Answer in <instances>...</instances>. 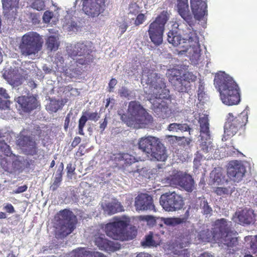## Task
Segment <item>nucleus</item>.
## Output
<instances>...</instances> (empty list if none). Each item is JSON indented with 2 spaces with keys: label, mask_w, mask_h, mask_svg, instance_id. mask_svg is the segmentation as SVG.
Returning a JSON list of instances; mask_svg holds the SVG:
<instances>
[{
  "label": "nucleus",
  "mask_w": 257,
  "mask_h": 257,
  "mask_svg": "<svg viewBox=\"0 0 257 257\" xmlns=\"http://www.w3.org/2000/svg\"><path fill=\"white\" fill-rule=\"evenodd\" d=\"M245 169L242 163L238 161L234 160L229 162L227 167L228 177L234 182H238L243 177Z\"/></svg>",
  "instance_id": "obj_13"
},
{
  "label": "nucleus",
  "mask_w": 257,
  "mask_h": 257,
  "mask_svg": "<svg viewBox=\"0 0 257 257\" xmlns=\"http://www.w3.org/2000/svg\"><path fill=\"white\" fill-rule=\"evenodd\" d=\"M54 62L56 64L58 69L64 67V59L62 54L60 53H57L55 55Z\"/></svg>",
  "instance_id": "obj_38"
},
{
  "label": "nucleus",
  "mask_w": 257,
  "mask_h": 257,
  "mask_svg": "<svg viewBox=\"0 0 257 257\" xmlns=\"http://www.w3.org/2000/svg\"><path fill=\"white\" fill-rule=\"evenodd\" d=\"M249 244L252 252L257 253V236L251 237Z\"/></svg>",
  "instance_id": "obj_49"
},
{
  "label": "nucleus",
  "mask_w": 257,
  "mask_h": 257,
  "mask_svg": "<svg viewBox=\"0 0 257 257\" xmlns=\"http://www.w3.org/2000/svg\"><path fill=\"white\" fill-rule=\"evenodd\" d=\"M87 120V117L84 115H82L79 118L78 121V133L79 135L82 136L84 135L83 128Z\"/></svg>",
  "instance_id": "obj_37"
},
{
  "label": "nucleus",
  "mask_w": 257,
  "mask_h": 257,
  "mask_svg": "<svg viewBox=\"0 0 257 257\" xmlns=\"http://www.w3.org/2000/svg\"><path fill=\"white\" fill-rule=\"evenodd\" d=\"M4 208L9 213H13L15 212L14 206L10 203L6 204Z\"/></svg>",
  "instance_id": "obj_61"
},
{
  "label": "nucleus",
  "mask_w": 257,
  "mask_h": 257,
  "mask_svg": "<svg viewBox=\"0 0 257 257\" xmlns=\"http://www.w3.org/2000/svg\"><path fill=\"white\" fill-rule=\"evenodd\" d=\"M146 83L153 86L155 89H162L166 87L164 79L161 77L160 74L157 73H150L148 75Z\"/></svg>",
  "instance_id": "obj_24"
},
{
  "label": "nucleus",
  "mask_w": 257,
  "mask_h": 257,
  "mask_svg": "<svg viewBox=\"0 0 257 257\" xmlns=\"http://www.w3.org/2000/svg\"><path fill=\"white\" fill-rule=\"evenodd\" d=\"M2 153L6 156H9L12 154L10 147L4 141H0V164L5 170L8 171L10 162L8 161L7 158H3Z\"/></svg>",
  "instance_id": "obj_26"
},
{
  "label": "nucleus",
  "mask_w": 257,
  "mask_h": 257,
  "mask_svg": "<svg viewBox=\"0 0 257 257\" xmlns=\"http://www.w3.org/2000/svg\"><path fill=\"white\" fill-rule=\"evenodd\" d=\"M214 82L224 104L230 106L240 102V89L232 77L220 71L215 75Z\"/></svg>",
  "instance_id": "obj_2"
},
{
  "label": "nucleus",
  "mask_w": 257,
  "mask_h": 257,
  "mask_svg": "<svg viewBox=\"0 0 257 257\" xmlns=\"http://www.w3.org/2000/svg\"><path fill=\"white\" fill-rule=\"evenodd\" d=\"M28 189V186L26 185L19 186L18 188L13 191V193L15 194H19L25 192Z\"/></svg>",
  "instance_id": "obj_63"
},
{
  "label": "nucleus",
  "mask_w": 257,
  "mask_h": 257,
  "mask_svg": "<svg viewBox=\"0 0 257 257\" xmlns=\"http://www.w3.org/2000/svg\"><path fill=\"white\" fill-rule=\"evenodd\" d=\"M57 217L61 225L60 228V235L66 237L73 232L76 228L77 219L72 211L68 209L60 210L57 213Z\"/></svg>",
  "instance_id": "obj_9"
},
{
  "label": "nucleus",
  "mask_w": 257,
  "mask_h": 257,
  "mask_svg": "<svg viewBox=\"0 0 257 257\" xmlns=\"http://www.w3.org/2000/svg\"><path fill=\"white\" fill-rule=\"evenodd\" d=\"M16 101L24 112H29L37 107V100L34 96H21L17 97Z\"/></svg>",
  "instance_id": "obj_16"
},
{
  "label": "nucleus",
  "mask_w": 257,
  "mask_h": 257,
  "mask_svg": "<svg viewBox=\"0 0 257 257\" xmlns=\"http://www.w3.org/2000/svg\"><path fill=\"white\" fill-rule=\"evenodd\" d=\"M94 242L98 248L106 251H115L119 249V244L115 243L105 237L102 233H97L94 236Z\"/></svg>",
  "instance_id": "obj_15"
},
{
  "label": "nucleus",
  "mask_w": 257,
  "mask_h": 257,
  "mask_svg": "<svg viewBox=\"0 0 257 257\" xmlns=\"http://www.w3.org/2000/svg\"><path fill=\"white\" fill-rule=\"evenodd\" d=\"M134 206L137 211L156 210L153 197L147 193L139 194L135 198Z\"/></svg>",
  "instance_id": "obj_14"
},
{
  "label": "nucleus",
  "mask_w": 257,
  "mask_h": 257,
  "mask_svg": "<svg viewBox=\"0 0 257 257\" xmlns=\"http://www.w3.org/2000/svg\"><path fill=\"white\" fill-rule=\"evenodd\" d=\"M88 116V119L93 120V121H97L99 118V116L98 114V113L97 112H91L87 114Z\"/></svg>",
  "instance_id": "obj_59"
},
{
  "label": "nucleus",
  "mask_w": 257,
  "mask_h": 257,
  "mask_svg": "<svg viewBox=\"0 0 257 257\" xmlns=\"http://www.w3.org/2000/svg\"><path fill=\"white\" fill-rule=\"evenodd\" d=\"M62 178L55 177V180L51 186L52 190L53 191L56 190L57 188L58 187L59 184L62 181Z\"/></svg>",
  "instance_id": "obj_60"
},
{
  "label": "nucleus",
  "mask_w": 257,
  "mask_h": 257,
  "mask_svg": "<svg viewBox=\"0 0 257 257\" xmlns=\"http://www.w3.org/2000/svg\"><path fill=\"white\" fill-rule=\"evenodd\" d=\"M139 219L141 220L147 221L150 224L155 222V219L152 215H141L139 216Z\"/></svg>",
  "instance_id": "obj_50"
},
{
  "label": "nucleus",
  "mask_w": 257,
  "mask_h": 257,
  "mask_svg": "<svg viewBox=\"0 0 257 257\" xmlns=\"http://www.w3.org/2000/svg\"><path fill=\"white\" fill-rule=\"evenodd\" d=\"M102 207L104 212L108 215H112L117 212L124 211L123 207L116 199H112L111 201L102 205Z\"/></svg>",
  "instance_id": "obj_27"
},
{
  "label": "nucleus",
  "mask_w": 257,
  "mask_h": 257,
  "mask_svg": "<svg viewBox=\"0 0 257 257\" xmlns=\"http://www.w3.org/2000/svg\"><path fill=\"white\" fill-rule=\"evenodd\" d=\"M184 72L178 69V76H179V78H178V81L179 80L178 84V91L180 92H187L190 90V83L195 81L197 79L196 76L192 72L186 71L187 66L184 65Z\"/></svg>",
  "instance_id": "obj_12"
},
{
  "label": "nucleus",
  "mask_w": 257,
  "mask_h": 257,
  "mask_svg": "<svg viewBox=\"0 0 257 257\" xmlns=\"http://www.w3.org/2000/svg\"><path fill=\"white\" fill-rule=\"evenodd\" d=\"M10 96L7 92V90L0 88V109H6L10 108L11 101L9 100Z\"/></svg>",
  "instance_id": "obj_30"
},
{
  "label": "nucleus",
  "mask_w": 257,
  "mask_h": 257,
  "mask_svg": "<svg viewBox=\"0 0 257 257\" xmlns=\"http://www.w3.org/2000/svg\"><path fill=\"white\" fill-rule=\"evenodd\" d=\"M92 43L89 41L78 42L67 48V52L71 57H78L76 59L77 64L85 65L93 62L94 57L91 54Z\"/></svg>",
  "instance_id": "obj_6"
},
{
  "label": "nucleus",
  "mask_w": 257,
  "mask_h": 257,
  "mask_svg": "<svg viewBox=\"0 0 257 257\" xmlns=\"http://www.w3.org/2000/svg\"><path fill=\"white\" fill-rule=\"evenodd\" d=\"M238 223L240 224H249L252 221L253 212L249 210L243 209L240 211L236 212Z\"/></svg>",
  "instance_id": "obj_29"
},
{
  "label": "nucleus",
  "mask_w": 257,
  "mask_h": 257,
  "mask_svg": "<svg viewBox=\"0 0 257 257\" xmlns=\"http://www.w3.org/2000/svg\"><path fill=\"white\" fill-rule=\"evenodd\" d=\"M190 252L187 248H183L181 243L178 244V257H189Z\"/></svg>",
  "instance_id": "obj_43"
},
{
  "label": "nucleus",
  "mask_w": 257,
  "mask_h": 257,
  "mask_svg": "<svg viewBox=\"0 0 257 257\" xmlns=\"http://www.w3.org/2000/svg\"><path fill=\"white\" fill-rule=\"evenodd\" d=\"M67 174L68 177H72L74 174L75 168L72 166V164L70 163L67 165L66 167Z\"/></svg>",
  "instance_id": "obj_55"
},
{
  "label": "nucleus",
  "mask_w": 257,
  "mask_h": 257,
  "mask_svg": "<svg viewBox=\"0 0 257 257\" xmlns=\"http://www.w3.org/2000/svg\"><path fill=\"white\" fill-rule=\"evenodd\" d=\"M159 141L158 139L152 136L142 138L138 143L139 148L148 155L152 153L153 148L158 145Z\"/></svg>",
  "instance_id": "obj_20"
},
{
  "label": "nucleus",
  "mask_w": 257,
  "mask_h": 257,
  "mask_svg": "<svg viewBox=\"0 0 257 257\" xmlns=\"http://www.w3.org/2000/svg\"><path fill=\"white\" fill-rule=\"evenodd\" d=\"M200 208L201 209L203 215L206 217H210L212 214V209L209 205L207 200L204 198L202 199L200 202Z\"/></svg>",
  "instance_id": "obj_33"
},
{
  "label": "nucleus",
  "mask_w": 257,
  "mask_h": 257,
  "mask_svg": "<svg viewBox=\"0 0 257 257\" xmlns=\"http://www.w3.org/2000/svg\"><path fill=\"white\" fill-rule=\"evenodd\" d=\"M206 0H190L191 7L195 19L200 21L207 14Z\"/></svg>",
  "instance_id": "obj_17"
},
{
  "label": "nucleus",
  "mask_w": 257,
  "mask_h": 257,
  "mask_svg": "<svg viewBox=\"0 0 257 257\" xmlns=\"http://www.w3.org/2000/svg\"><path fill=\"white\" fill-rule=\"evenodd\" d=\"M178 13L190 26L193 24L192 17L189 10L188 0H178Z\"/></svg>",
  "instance_id": "obj_22"
},
{
  "label": "nucleus",
  "mask_w": 257,
  "mask_h": 257,
  "mask_svg": "<svg viewBox=\"0 0 257 257\" xmlns=\"http://www.w3.org/2000/svg\"><path fill=\"white\" fill-rule=\"evenodd\" d=\"M127 113L128 116L125 114L121 115V119L128 126L138 125L139 127H148L153 123V117L139 101H131L129 102Z\"/></svg>",
  "instance_id": "obj_3"
},
{
  "label": "nucleus",
  "mask_w": 257,
  "mask_h": 257,
  "mask_svg": "<svg viewBox=\"0 0 257 257\" xmlns=\"http://www.w3.org/2000/svg\"><path fill=\"white\" fill-rule=\"evenodd\" d=\"M110 159L115 162L122 161L123 163L121 165V168L129 173L140 172V169L138 168L131 170L128 169L129 167L137 161L136 158L132 155L123 152L114 153L110 156Z\"/></svg>",
  "instance_id": "obj_11"
},
{
  "label": "nucleus",
  "mask_w": 257,
  "mask_h": 257,
  "mask_svg": "<svg viewBox=\"0 0 257 257\" xmlns=\"http://www.w3.org/2000/svg\"><path fill=\"white\" fill-rule=\"evenodd\" d=\"M149 155L152 160L158 161H165L167 158L166 150L160 141L158 142V145H156L153 148L152 153L148 155V156Z\"/></svg>",
  "instance_id": "obj_28"
},
{
  "label": "nucleus",
  "mask_w": 257,
  "mask_h": 257,
  "mask_svg": "<svg viewBox=\"0 0 257 257\" xmlns=\"http://www.w3.org/2000/svg\"><path fill=\"white\" fill-rule=\"evenodd\" d=\"M43 40L37 32L31 31L24 34L19 44L22 56H35L42 48Z\"/></svg>",
  "instance_id": "obj_5"
},
{
  "label": "nucleus",
  "mask_w": 257,
  "mask_h": 257,
  "mask_svg": "<svg viewBox=\"0 0 257 257\" xmlns=\"http://www.w3.org/2000/svg\"><path fill=\"white\" fill-rule=\"evenodd\" d=\"M18 144L22 147L26 148L30 155L34 156L38 153L37 143L30 136H20L18 140Z\"/></svg>",
  "instance_id": "obj_18"
},
{
  "label": "nucleus",
  "mask_w": 257,
  "mask_h": 257,
  "mask_svg": "<svg viewBox=\"0 0 257 257\" xmlns=\"http://www.w3.org/2000/svg\"><path fill=\"white\" fill-rule=\"evenodd\" d=\"M46 44L47 48L51 51L57 50L59 45L56 38L54 36L48 38Z\"/></svg>",
  "instance_id": "obj_35"
},
{
  "label": "nucleus",
  "mask_w": 257,
  "mask_h": 257,
  "mask_svg": "<svg viewBox=\"0 0 257 257\" xmlns=\"http://www.w3.org/2000/svg\"><path fill=\"white\" fill-rule=\"evenodd\" d=\"M154 111L159 117L165 118L169 116L171 110L167 105V103L161 99H157L153 103Z\"/></svg>",
  "instance_id": "obj_23"
},
{
  "label": "nucleus",
  "mask_w": 257,
  "mask_h": 257,
  "mask_svg": "<svg viewBox=\"0 0 257 257\" xmlns=\"http://www.w3.org/2000/svg\"><path fill=\"white\" fill-rule=\"evenodd\" d=\"M130 220L127 218L121 219L116 218L114 221L107 223L104 226L106 234L114 240H122L123 229L129 224Z\"/></svg>",
  "instance_id": "obj_10"
},
{
  "label": "nucleus",
  "mask_w": 257,
  "mask_h": 257,
  "mask_svg": "<svg viewBox=\"0 0 257 257\" xmlns=\"http://www.w3.org/2000/svg\"><path fill=\"white\" fill-rule=\"evenodd\" d=\"M155 242L153 239V233L150 232L149 234L145 236V240L142 242L143 246H150L155 244Z\"/></svg>",
  "instance_id": "obj_42"
},
{
  "label": "nucleus",
  "mask_w": 257,
  "mask_h": 257,
  "mask_svg": "<svg viewBox=\"0 0 257 257\" xmlns=\"http://www.w3.org/2000/svg\"><path fill=\"white\" fill-rule=\"evenodd\" d=\"M140 11V7L136 3H131L128 7V14L136 16Z\"/></svg>",
  "instance_id": "obj_41"
},
{
  "label": "nucleus",
  "mask_w": 257,
  "mask_h": 257,
  "mask_svg": "<svg viewBox=\"0 0 257 257\" xmlns=\"http://www.w3.org/2000/svg\"><path fill=\"white\" fill-rule=\"evenodd\" d=\"M160 202L165 210L168 211H175L177 203L175 192H173L171 193H166L162 195L160 197Z\"/></svg>",
  "instance_id": "obj_19"
},
{
  "label": "nucleus",
  "mask_w": 257,
  "mask_h": 257,
  "mask_svg": "<svg viewBox=\"0 0 257 257\" xmlns=\"http://www.w3.org/2000/svg\"><path fill=\"white\" fill-rule=\"evenodd\" d=\"M213 180L214 182L217 183L218 185L223 184L225 183L228 182V180L225 179L220 173H216L214 174Z\"/></svg>",
  "instance_id": "obj_44"
},
{
  "label": "nucleus",
  "mask_w": 257,
  "mask_h": 257,
  "mask_svg": "<svg viewBox=\"0 0 257 257\" xmlns=\"http://www.w3.org/2000/svg\"><path fill=\"white\" fill-rule=\"evenodd\" d=\"M214 192L219 196L224 195L230 194L232 193V191L230 187H216L214 190Z\"/></svg>",
  "instance_id": "obj_40"
},
{
  "label": "nucleus",
  "mask_w": 257,
  "mask_h": 257,
  "mask_svg": "<svg viewBox=\"0 0 257 257\" xmlns=\"http://www.w3.org/2000/svg\"><path fill=\"white\" fill-rule=\"evenodd\" d=\"M178 185L186 191L191 192L194 188V181L190 175L178 172Z\"/></svg>",
  "instance_id": "obj_21"
},
{
  "label": "nucleus",
  "mask_w": 257,
  "mask_h": 257,
  "mask_svg": "<svg viewBox=\"0 0 257 257\" xmlns=\"http://www.w3.org/2000/svg\"><path fill=\"white\" fill-rule=\"evenodd\" d=\"M180 36L178 35V39ZM178 55L185 54L190 58L191 63L196 65L198 63L201 56L200 45L199 38L195 31H192L188 34V39L178 40Z\"/></svg>",
  "instance_id": "obj_4"
},
{
  "label": "nucleus",
  "mask_w": 257,
  "mask_h": 257,
  "mask_svg": "<svg viewBox=\"0 0 257 257\" xmlns=\"http://www.w3.org/2000/svg\"><path fill=\"white\" fill-rule=\"evenodd\" d=\"M94 251L86 250L85 248H81L77 252L78 257H92Z\"/></svg>",
  "instance_id": "obj_48"
},
{
  "label": "nucleus",
  "mask_w": 257,
  "mask_h": 257,
  "mask_svg": "<svg viewBox=\"0 0 257 257\" xmlns=\"http://www.w3.org/2000/svg\"><path fill=\"white\" fill-rule=\"evenodd\" d=\"M64 169V165L63 163H61L59 166L56 174L55 177L62 178L63 171Z\"/></svg>",
  "instance_id": "obj_64"
},
{
  "label": "nucleus",
  "mask_w": 257,
  "mask_h": 257,
  "mask_svg": "<svg viewBox=\"0 0 257 257\" xmlns=\"http://www.w3.org/2000/svg\"><path fill=\"white\" fill-rule=\"evenodd\" d=\"M199 122L200 123V133L209 137V124L207 115H204V116L199 117Z\"/></svg>",
  "instance_id": "obj_31"
},
{
  "label": "nucleus",
  "mask_w": 257,
  "mask_h": 257,
  "mask_svg": "<svg viewBox=\"0 0 257 257\" xmlns=\"http://www.w3.org/2000/svg\"><path fill=\"white\" fill-rule=\"evenodd\" d=\"M191 140L187 137L183 136H178V145L180 147H182L183 152L182 155H178L180 154L182 151H180V153L178 152V159L182 162L186 161L188 158V149L189 148V145Z\"/></svg>",
  "instance_id": "obj_25"
},
{
  "label": "nucleus",
  "mask_w": 257,
  "mask_h": 257,
  "mask_svg": "<svg viewBox=\"0 0 257 257\" xmlns=\"http://www.w3.org/2000/svg\"><path fill=\"white\" fill-rule=\"evenodd\" d=\"M19 0H2V6L4 10L10 11L16 10L19 7Z\"/></svg>",
  "instance_id": "obj_34"
},
{
  "label": "nucleus",
  "mask_w": 257,
  "mask_h": 257,
  "mask_svg": "<svg viewBox=\"0 0 257 257\" xmlns=\"http://www.w3.org/2000/svg\"><path fill=\"white\" fill-rule=\"evenodd\" d=\"M62 104L59 100L51 99L49 104L47 105L48 109L52 112H56L59 109L62 108Z\"/></svg>",
  "instance_id": "obj_36"
},
{
  "label": "nucleus",
  "mask_w": 257,
  "mask_h": 257,
  "mask_svg": "<svg viewBox=\"0 0 257 257\" xmlns=\"http://www.w3.org/2000/svg\"><path fill=\"white\" fill-rule=\"evenodd\" d=\"M177 37V31L171 30L168 33V41L173 46H176V38Z\"/></svg>",
  "instance_id": "obj_45"
},
{
  "label": "nucleus",
  "mask_w": 257,
  "mask_h": 257,
  "mask_svg": "<svg viewBox=\"0 0 257 257\" xmlns=\"http://www.w3.org/2000/svg\"><path fill=\"white\" fill-rule=\"evenodd\" d=\"M162 220L167 225L174 226L177 224V218H163Z\"/></svg>",
  "instance_id": "obj_54"
},
{
  "label": "nucleus",
  "mask_w": 257,
  "mask_h": 257,
  "mask_svg": "<svg viewBox=\"0 0 257 257\" xmlns=\"http://www.w3.org/2000/svg\"><path fill=\"white\" fill-rule=\"evenodd\" d=\"M178 130H179L181 132H189V134H190V131L191 130V128L186 123H184V124L178 123Z\"/></svg>",
  "instance_id": "obj_57"
},
{
  "label": "nucleus",
  "mask_w": 257,
  "mask_h": 257,
  "mask_svg": "<svg viewBox=\"0 0 257 257\" xmlns=\"http://www.w3.org/2000/svg\"><path fill=\"white\" fill-rule=\"evenodd\" d=\"M167 74L168 75L170 81H172L177 77V70L175 69H169L168 71Z\"/></svg>",
  "instance_id": "obj_58"
},
{
  "label": "nucleus",
  "mask_w": 257,
  "mask_h": 257,
  "mask_svg": "<svg viewBox=\"0 0 257 257\" xmlns=\"http://www.w3.org/2000/svg\"><path fill=\"white\" fill-rule=\"evenodd\" d=\"M3 77L8 82L12 81L13 80L12 73L11 70H6L3 74Z\"/></svg>",
  "instance_id": "obj_56"
},
{
  "label": "nucleus",
  "mask_w": 257,
  "mask_h": 257,
  "mask_svg": "<svg viewBox=\"0 0 257 257\" xmlns=\"http://www.w3.org/2000/svg\"><path fill=\"white\" fill-rule=\"evenodd\" d=\"M31 7L34 9L40 11L45 10V4L43 0H34L31 4Z\"/></svg>",
  "instance_id": "obj_39"
},
{
  "label": "nucleus",
  "mask_w": 257,
  "mask_h": 257,
  "mask_svg": "<svg viewBox=\"0 0 257 257\" xmlns=\"http://www.w3.org/2000/svg\"><path fill=\"white\" fill-rule=\"evenodd\" d=\"M212 230L203 229L199 232V238L204 242L215 241L228 248L235 246L238 243L235 236L237 232L232 227L231 221L225 218L217 219L214 222Z\"/></svg>",
  "instance_id": "obj_1"
},
{
  "label": "nucleus",
  "mask_w": 257,
  "mask_h": 257,
  "mask_svg": "<svg viewBox=\"0 0 257 257\" xmlns=\"http://www.w3.org/2000/svg\"><path fill=\"white\" fill-rule=\"evenodd\" d=\"M147 17L145 14L141 13L137 15V17L134 21V25L136 26H139L144 23L146 20Z\"/></svg>",
  "instance_id": "obj_46"
},
{
  "label": "nucleus",
  "mask_w": 257,
  "mask_h": 257,
  "mask_svg": "<svg viewBox=\"0 0 257 257\" xmlns=\"http://www.w3.org/2000/svg\"><path fill=\"white\" fill-rule=\"evenodd\" d=\"M211 143L210 141H202L200 144L201 150L205 153H208L211 149Z\"/></svg>",
  "instance_id": "obj_47"
},
{
  "label": "nucleus",
  "mask_w": 257,
  "mask_h": 257,
  "mask_svg": "<svg viewBox=\"0 0 257 257\" xmlns=\"http://www.w3.org/2000/svg\"><path fill=\"white\" fill-rule=\"evenodd\" d=\"M137 229L135 226L130 227L128 229H123L121 241L131 240L135 238L137 235Z\"/></svg>",
  "instance_id": "obj_32"
},
{
  "label": "nucleus",
  "mask_w": 257,
  "mask_h": 257,
  "mask_svg": "<svg viewBox=\"0 0 257 257\" xmlns=\"http://www.w3.org/2000/svg\"><path fill=\"white\" fill-rule=\"evenodd\" d=\"M117 80L115 78H112L110 79L109 83H108V91L112 92L113 91V89L114 86L117 84Z\"/></svg>",
  "instance_id": "obj_62"
},
{
  "label": "nucleus",
  "mask_w": 257,
  "mask_h": 257,
  "mask_svg": "<svg viewBox=\"0 0 257 257\" xmlns=\"http://www.w3.org/2000/svg\"><path fill=\"white\" fill-rule=\"evenodd\" d=\"M190 207H189L185 212L184 215L183 217H178L177 223L178 224L185 222L188 219L189 216V210Z\"/></svg>",
  "instance_id": "obj_53"
},
{
  "label": "nucleus",
  "mask_w": 257,
  "mask_h": 257,
  "mask_svg": "<svg viewBox=\"0 0 257 257\" xmlns=\"http://www.w3.org/2000/svg\"><path fill=\"white\" fill-rule=\"evenodd\" d=\"M169 15L167 11H163L149 26L148 30L149 37L156 46L161 45L163 42L164 27L169 20Z\"/></svg>",
  "instance_id": "obj_8"
},
{
  "label": "nucleus",
  "mask_w": 257,
  "mask_h": 257,
  "mask_svg": "<svg viewBox=\"0 0 257 257\" xmlns=\"http://www.w3.org/2000/svg\"><path fill=\"white\" fill-rule=\"evenodd\" d=\"M54 14L52 12L46 11L43 16V21L45 23H48L50 22L51 19L53 18Z\"/></svg>",
  "instance_id": "obj_51"
},
{
  "label": "nucleus",
  "mask_w": 257,
  "mask_h": 257,
  "mask_svg": "<svg viewBox=\"0 0 257 257\" xmlns=\"http://www.w3.org/2000/svg\"><path fill=\"white\" fill-rule=\"evenodd\" d=\"M248 121V115L245 112L234 116L228 113L227 120L224 125V133L222 141H226L229 137L235 135L239 131H244Z\"/></svg>",
  "instance_id": "obj_7"
},
{
  "label": "nucleus",
  "mask_w": 257,
  "mask_h": 257,
  "mask_svg": "<svg viewBox=\"0 0 257 257\" xmlns=\"http://www.w3.org/2000/svg\"><path fill=\"white\" fill-rule=\"evenodd\" d=\"M118 93L120 96L121 97L128 98L131 95V92L125 87H121V88L118 90Z\"/></svg>",
  "instance_id": "obj_52"
}]
</instances>
